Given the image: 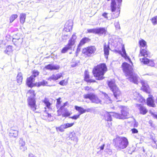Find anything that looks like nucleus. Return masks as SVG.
<instances>
[{
  "label": "nucleus",
  "mask_w": 157,
  "mask_h": 157,
  "mask_svg": "<svg viewBox=\"0 0 157 157\" xmlns=\"http://www.w3.org/2000/svg\"><path fill=\"white\" fill-rule=\"evenodd\" d=\"M69 37V36L67 35H64L62 36V39L63 40H66L68 39Z\"/></svg>",
  "instance_id": "nucleus-48"
},
{
  "label": "nucleus",
  "mask_w": 157,
  "mask_h": 157,
  "mask_svg": "<svg viewBox=\"0 0 157 157\" xmlns=\"http://www.w3.org/2000/svg\"><path fill=\"white\" fill-rule=\"evenodd\" d=\"M113 141L114 146L119 150L126 148L128 144V139L124 137L117 136L113 139Z\"/></svg>",
  "instance_id": "nucleus-3"
},
{
  "label": "nucleus",
  "mask_w": 157,
  "mask_h": 157,
  "mask_svg": "<svg viewBox=\"0 0 157 157\" xmlns=\"http://www.w3.org/2000/svg\"><path fill=\"white\" fill-rule=\"evenodd\" d=\"M128 109L127 107H123L121 110V114L115 113L114 117L120 119H125L128 118L129 117V113L128 112Z\"/></svg>",
  "instance_id": "nucleus-7"
},
{
  "label": "nucleus",
  "mask_w": 157,
  "mask_h": 157,
  "mask_svg": "<svg viewBox=\"0 0 157 157\" xmlns=\"http://www.w3.org/2000/svg\"><path fill=\"white\" fill-rule=\"evenodd\" d=\"M139 44L141 48H144L146 45V42L144 40H141L139 41Z\"/></svg>",
  "instance_id": "nucleus-35"
},
{
  "label": "nucleus",
  "mask_w": 157,
  "mask_h": 157,
  "mask_svg": "<svg viewBox=\"0 0 157 157\" xmlns=\"http://www.w3.org/2000/svg\"><path fill=\"white\" fill-rule=\"evenodd\" d=\"M39 75V72L37 71L34 70L33 71V73L32 75L31 76H33V77L35 78Z\"/></svg>",
  "instance_id": "nucleus-42"
},
{
  "label": "nucleus",
  "mask_w": 157,
  "mask_h": 157,
  "mask_svg": "<svg viewBox=\"0 0 157 157\" xmlns=\"http://www.w3.org/2000/svg\"><path fill=\"white\" fill-rule=\"evenodd\" d=\"M76 36L75 34H73L70 39L69 40L68 44L63 48L61 51L62 53H66L68 50H72L73 47H74L75 40Z\"/></svg>",
  "instance_id": "nucleus-5"
},
{
  "label": "nucleus",
  "mask_w": 157,
  "mask_h": 157,
  "mask_svg": "<svg viewBox=\"0 0 157 157\" xmlns=\"http://www.w3.org/2000/svg\"><path fill=\"white\" fill-rule=\"evenodd\" d=\"M23 40L22 38H13L12 41L14 44L17 46H19L21 45Z\"/></svg>",
  "instance_id": "nucleus-19"
},
{
  "label": "nucleus",
  "mask_w": 157,
  "mask_h": 157,
  "mask_svg": "<svg viewBox=\"0 0 157 157\" xmlns=\"http://www.w3.org/2000/svg\"><path fill=\"white\" fill-rule=\"evenodd\" d=\"M71 115V113L68 111L66 110L64 113L62 114L63 117H66L69 116Z\"/></svg>",
  "instance_id": "nucleus-38"
},
{
  "label": "nucleus",
  "mask_w": 157,
  "mask_h": 157,
  "mask_svg": "<svg viewBox=\"0 0 157 157\" xmlns=\"http://www.w3.org/2000/svg\"><path fill=\"white\" fill-rule=\"evenodd\" d=\"M108 85L110 90L113 93L114 97L116 99H119L121 94V92L115 84L114 81L113 80L109 81Z\"/></svg>",
  "instance_id": "nucleus-4"
},
{
  "label": "nucleus",
  "mask_w": 157,
  "mask_h": 157,
  "mask_svg": "<svg viewBox=\"0 0 157 157\" xmlns=\"http://www.w3.org/2000/svg\"><path fill=\"white\" fill-rule=\"evenodd\" d=\"M47 69L50 70H58L59 68V66L58 65L49 64L45 67Z\"/></svg>",
  "instance_id": "nucleus-20"
},
{
  "label": "nucleus",
  "mask_w": 157,
  "mask_h": 157,
  "mask_svg": "<svg viewBox=\"0 0 157 157\" xmlns=\"http://www.w3.org/2000/svg\"><path fill=\"white\" fill-rule=\"evenodd\" d=\"M96 50V48L94 46H91L83 48L82 52L86 56L90 57L95 53Z\"/></svg>",
  "instance_id": "nucleus-8"
},
{
  "label": "nucleus",
  "mask_w": 157,
  "mask_h": 157,
  "mask_svg": "<svg viewBox=\"0 0 157 157\" xmlns=\"http://www.w3.org/2000/svg\"><path fill=\"white\" fill-rule=\"evenodd\" d=\"M141 83L142 85L141 89L144 91L147 92H148L149 86L147 84V82L143 80L141 81Z\"/></svg>",
  "instance_id": "nucleus-24"
},
{
  "label": "nucleus",
  "mask_w": 157,
  "mask_h": 157,
  "mask_svg": "<svg viewBox=\"0 0 157 157\" xmlns=\"http://www.w3.org/2000/svg\"><path fill=\"white\" fill-rule=\"evenodd\" d=\"M67 105V102H66L65 103H64L63 105V106H64V107L66 106Z\"/></svg>",
  "instance_id": "nucleus-64"
},
{
  "label": "nucleus",
  "mask_w": 157,
  "mask_h": 157,
  "mask_svg": "<svg viewBox=\"0 0 157 157\" xmlns=\"http://www.w3.org/2000/svg\"><path fill=\"white\" fill-rule=\"evenodd\" d=\"M89 74L86 71L85 72V80L86 82L89 80Z\"/></svg>",
  "instance_id": "nucleus-43"
},
{
  "label": "nucleus",
  "mask_w": 157,
  "mask_h": 157,
  "mask_svg": "<svg viewBox=\"0 0 157 157\" xmlns=\"http://www.w3.org/2000/svg\"><path fill=\"white\" fill-rule=\"evenodd\" d=\"M35 79L33 77V76H30L29 78L27 79L26 84L27 85L30 87H32L33 86H36L37 87L39 86V82H36L34 84L33 82L34 81Z\"/></svg>",
  "instance_id": "nucleus-10"
},
{
  "label": "nucleus",
  "mask_w": 157,
  "mask_h": 157,
  "mask_svg": "<svg viewBox=\"0 0 157 157\" xmlns=\"http://www.w3.org/2000/svg\"><path fill=\"white\" fill-rule=\"evenodd\" d=\"M152 115L154 118L157 119V113H153Z\"/></svg>",
  "instance_id": "nucleus-56"
},
{
  "label": "nucleus",
  "mask_w": 157,
  "mask_h": 157,
  "mask_svg": "<svg viewBox=\"0 0 157 157\" xmlns=\"http://www.w3.org/2000/svg\"><path fill=\"white\" fill-rule=\"evenodd\" d=\"M108 13L105 12L102 14V16L107 19H109L108 17Z\"/></svg>",
  "instance_id": "nucleus-49"
},
{
  "label": "nucleus",
  "mask_w": 157,
  "mask_h": 157,
  "mask_svg": "<svg viewBox=\"0 0 157 157\" xmlns=\"http://www.w3.org/2000/svg\"><path fill=\"white\" fill-rule=\"evenodd\" d=\"M75 109L79 113V115H80L81 114L86 112L85 109L81 107L78 106H75Z\"/></svg>",
  "instance_id": "nucleus-29"
},
{
  "label": "nucleus",
  "mask_w": 157,
  "mask_h": 157,
  "mask_svg": "<svg viewBox=\"0 0 157 157\" xmlns=\"http://www.w3.org/2000/svg\"><path fill=\"white\" fill-rule=\"evenodd\" d=\"M47 84L48 83L46 81H43L41 82L40 83V85H41L43 86H48Z\"/></svg>",
  "instance_id": "nucleus-50"
},
{
  "label": "nucleus",
  "mask_w": 157,
  "mask_h": 157,
  "mask_svg": "<svg viewBox=\"0 0 157 157\" xmlns=\"http://www.w3.org/2000/svg\"><path fill=\"white\" fill-rule=\"evenodd\" d=\"M115 26L116 29H120V27L119 26V24L118 22H117L116 23H115L114 24Z\"/></svg>",
  "instance_id": "nucleus-52"
},
{
  "label": "nucleus",
  "mask_w": 157,
  "mask_h": 157,
  "mask_svg": "<svg viewBox=\"0 0 157 157\" xmlns=\"http://www.w3.org/2000/svg\"><path fill=\"white\" fill-rule=\"evenodd\" d=\"M19 144L20 146H25V142L23 141V140L20 138L19 141Z\"/></svg>",
  "instance_id": "nucleus-44"
},
{
  "label": "nucleus",
  "mask_w": 157,
  "mask_h": 157,
  "mask_svg": "<svg viewBox=\"0 0 157 157\" xmlns=\"http://www.w3.org/2000/svg\"><path fill=\"white\" fill-rule=\"evenodd\" d=\"M131 130L133 133H137L138 132V131L137 130V129L135 128L132 129Z\"/></svg>",
  "instance_id": "nucleus-53"
},
{
  "label": "nucleus",
  "mask_w": 157,
  "mask_h": 157,
  "mask_svg": "<svg viewBox=\"0 0 157 157\" xmlns=\"http://www.w3.org/2000/svg\"><path fill=\"white\" fill-rule=\"evenodd\" d=\"M138 125V123L136 122H135V123L134 125V127H137Z\"/></svg>",
  "instance_id": "nucleus-60"
},
{
  "label": "nucleus",
  "mask_w": 157,
  "mask_h": 157,
  "mask_svg": "<svg viewBox=\"0 0 157 157\" xmlns=\"http://www.w3.org/2000/svg\"><path fill=\"white\" fill-rule=\"evenodd\" d=\"M86 111V112H90L91 111V109H90L89 108L87 109H85Z\"/></svg>",
  "instance_id": "nucleus-61"
},
{
  "label": "nucleus",
  "mask_w": 157,
  "mask_h": 157,
  "mask_svg": "<svg viewBox=\"0 0 157 157\" xmlns=\"http://www.w3.org/2000/svg\"><path fill=\"white\" fill-rule=\"evenodd\" d=\"M152 140H153V142H154V143L156 144V146H157V143H156V141L154 139H152Z\"/></svg>",
  "instance_id": "nucleus-63"
},
{
  "label": "nucleus",
  "mask_w": 157,
  "mask_h": 157,
  "mask_svg": "<svg viewBox=\"0 0 157 157\" xmlns=\"http://www.w3.org/2000/svg\"><path fill=\"white\" fill-rule=\"evenodd\" d=\"M117 0L118 3V6H119L121 5V4L122 2V0Z\"/></svg>",
  "instance_id": "nucleus-58"
},
{
  "label": "nucleus",
  "mask_w": 157,
  "mask_h": 157,
  "mask_svg": "<svg viewBox=\"0 0 157 157\" xmlns=\"http://www.w3.org/2000/svg\"><path fill=\"white\" fill-rule=\"evenodd\" d=\"M107 70L106 65L102 63L97 65L94 68L93 72L96 79L101 80L103 79V76Z\"/></svg>",
  "instance_id": "nucleus-2"
},
{
  "label": "nucleus",
  "mask_w": 157,
  "mask_h": 157,
  "mask_svg": "<svg viewBox=\"0 0 157 157\" xmlns=\"http://www.w3.org/2000/svg\"><path fill=\"white\" fill-rule=\"evenodd\" d=\"M83 97L86 99H89L92 103L96 104L101 103V101L93 93L85 94L83 95Z\"/></svg>",
  "instance_id": "nucleus-6"
},
{
  "label": "nucleus",
  "mask_w": 157,
  "mask_h": 157,
  "mask_svg": "<svg viewBox=\"0 0 157 157\" xmlns=\"http://www.w3.org/2000/svg\"><path fill=\"white\" fill-rule=\"evenodd\" d=\"M82 46H79V44H78V47L77 49V50H76V53H78V52H79V51H80V49H81V47Z\"/></svg>",
  "instance_id": "nucleus-54"
},
{
  "label": "nucleus",
  "mask_w": 157,
  "mask_h": 157,
  "mask_svg": "<svg viewBox=\"0 0 157 157\" xmlns=\"http://www.w3.org/2000/svg\"><path fill=\"white\" fill-rule=\"evenodd\" d=\"M140 61L144 64H148L149 66L151 67H155V64L152 60H149L146 58H141Z\"/></svg>",
  "instance_id": "nucleus-13"
},
{
  "label": "nucleus",
  "mask_w": 157,
  "mask_h": 157,
  "mask_svg": "<svg viewBox=\"0 0 157 157\" xmlns=\"http://www.w3.org/2000/svg\"><path fill=\"white\" fill-rule=\"evenodd\" d=\"M18 16L17 14H13L10 17V22L12 23L14 20Z\"/></svg>",
  "instance_id": "nucleus-36"
},
{
  "label": "nucleus",
  "mask_w": 157,
  "mask_h": 157,
  "mask_svg": "<svg viewBox=\"0 0 157 157\" xmlns=\"http://www.w3.org/2000/svg\"><path fill=\"white\" fill-rule=\"evenodd\" d=\"M133 93L134 96V99L137 100H139V98H140L141 99L140 100V101L141 102H143V101H144V98L142 97L138 93L134 90L133 92Z\"/></svg>",
  "instance_id": "nucleus-25"
},
{
  "label": "nucleus",
  "mask_w": 157,
  "mask_h": 157,
  "mask_svg": "<svg viewBox=\"0 0 157 157\" xmlns=\"http://www.w3.org/2000/svg\"><path fill=\"white\" fill-rule=\"evenodd\" d=\"M64 107V106H63V105H62L60 106V107L59 108V109L58 110L57 112H59L60 111L62 110L63 109Z\"/></svg>",
  "instance_id": "nucleus-55"
},
{
  "label": "nucleus",
  "mask_w": 157,
  "mask_h": 157,
  "mask_svg": "<svg viewBox=\"0 0 157 157\" xmlns=\"http://www.w3.org/2000/svg\"><path fill=\"white\" fill-rule=\"evenodd\" d=\"M104 100L105 102L107 104L111 103L112 100L109 97L108 95L105 93H104Z\"/></svg>",
  "instance_id": "nucleus-30"
},
{
  "label": "nucleus",
  "mask_w": 157,
  "mask_h": 157,
  "mask_svg": "<svg viewBox=\"0 0 157 157\" xmlns=\"http://www.w3.org/2000/svg\"><path fill=\"white\" fill-rule=\"evenodd\" d=\"M67 83V82L65 81V80H63L59 82V84L62 86H64L66 85Z\"/></svg>",
  "instance_id": "nucleus-46"
},
{
  "label": "nucleus",
  "mask_w": 157,
  "mask_h": 157,
  "mask_svg": "<svg viewBox=\"0 0 157 157\" xmlns=\"http://www.w3.org/2000/svg\"><path fill=\"white\" fill-rule=\"evenodd\" d=\"M13 51L12 46L10 45L8 46L6 48L4 52L7 55H10Z\"/></svg>",
  "instance_id": "nucleus-31"
},
{
  "label": "nucleus",
  "mask_w": 157,
  "mask_h": 157,
  "mask_svg": "<svg viewBox=\"0 0 157 157\" xmlns=\"http://www.w3.org/2000/svg\"><path fill=\"white\" fill-rule=\"evenodd\" d=\"M20 149L22 151H24L27 149V148L25 146H20Z\"/></svg>",
  "instance_id": "nucleus-51"
},
{
  "label": "nucleus",
  "mask_w": 157,
  "mask_h": 157,
  "mask_svg": "<svg viewBox=\"0 0 157 157\" xmlns=\"http://www.w3.org/2000/svg\"><path fill=\"white\" fill-rule=\"evenodd\" d=\"M62 77V74L61 73H59L56 75H52L49 78L48 80L51 81V80H56Z\"/></svg>",
  "instance_id": "nucleus-23"
},
{
  "label": "nucleus",
  "mask_w": 157,
  "mask_h": 157,
  "mask_svg": "<svg viewBox=\"0 0 157 157\" xmlns=\"http://www.w3.org/2000/svg\"><path fill=\"white\" fill-rule=\"evenodd\" d=\"M122 52L123 53H121V55L122 56L124 57L125 59H127L130 62H131V59L129 58L127 56V54L126 52V51L124 48V45L122 47Z\"/></svg>",
  "instance_id": "nucleus-27"
},
{
  "label": "nucleus",
  "mask_w": 157,
  "mask_h": 157,
  "mask_svg": "<svg viewBox=\"0 0 157 157\" xmlns=\"http://www.w3.org/2000/svg\"><path fill=\"white\" fill-rule=\"evenodd\" d=\"M74 124V123H64L61 125L59 127H56V129L57 131H59L61 132H63L64 131L65 129L71 127Z\"/></svg>",
  "instance_id": "nucleus-11"
},
{
  "label": "nucleus",
  "mask_w": 157,
  "mask_h": 157,
  "mask_svg": "<svg viewBox=\"0 0 157 157\" xmlns=\"http://www.w3.org/2000/svg\"><path fill=\"white\" fill-rule=\"evenodd\" d=\"M27 94H30V97H31L33 98H34L35 96V94L34 93V91L33 90H29L27 93Z\"/></svg>",
  "instance_id": "nucleus-40"
},
{
  "label": "nucleus",
  "mask_w": 157,
  "mask_h": 157,
  "mask_svg": "<svg viewBox=\"0 0 157 157\" xmlns=\"http://www.w3.org/2000/svg\"><path fill=\"white\" fill-rule=\"evenodd\" d=\"M115 113L113 112H109L108 113L107 112H105L104 115V117L105 120L107 121H112V119L111 118V116H113L114 117V114Z\"/></svg>",
  "instance_id": "nucleus-16"
},
{
  "label": "nucleus",
  "mask_w": 157,
  "mask_h": 157,
  "mask_svg": "<svg viewBox=\"0 0 157 157\" xmlns=\"http://www.w3.org/2000/svg\"><path fill=\"white\" fill-rule=\"evenodd\" d=\"M18 132L17 129L15 130L13 128H11L9 132V135L10 137L15 138L18 135Z\"/></svg>",
  "instance_id": "nucleus-18"
},
{
  "label": "nucleus",
  "mask_w": 157,
  "mask_h": 157,
  "mask_svg": "<svg viewBox=\"0 0 157 157\" xmlns=\"http://www.w3.org/2000/svg\"><path fill=\"white\" fill-rule=\"evenodd\" d=\"M149 54V52L147 50L146 48L145 49L141 48L140 51V53L139 55L140 59L141 58H146Z\"/></svg>",
  "instance_id": "nucleus-14"
},
{
  "label": "nucleus",
  "mask_w": 157,
  "mask_h": 157,
  "mask_svg": "<svg viewBox=\"0 0 157 157\" xmlns=\"http://www.w3.org/2000/svg\"><path fill=\"white\" fill-rule=\"evenodd\" d=\"M123 70L126 76H129L128 80L135 84H138L139 77L133 73L132 66L127 63L124 62L122 65Z\"/></svg>",
  "instance_id": "nucleus-1"
},
{
  "label": "nucleus",
  "mask_w": 157,
  "mask_h": 157,
  "mask_svg": "<svg viewBox=\"0 0 157 157\" xmlns=\"http://www.w3.org/2000/svg\"><path fill=\"white\" fill-rule=\"evenodd\" d=\"M87 31L89 33H93L97 34V28L95 29H88Z\"/></svg>",
  "instance_id": "nucleus-41"
},
{
  "label": "nucleus",
  "mask_w": 157,
  "mask_h": 157,
  "mask_svg": "<svg viewBox=\"0 0 157 157\" xmlns=\"http://www.w3.org/2000/svg\"><path fill=\"white\" fill-rule=\"evenodd\" d=\"M151 20L153 25L157 24V16L153 17Z\"/></svg>",
  "instance_id": "nucleus-39"
},
{
  "label": "nucleus",
  "mask_w": 157,
  "mask_h": 157,
  "mask_svg": "<svg viewBox=\"0 0 157 157\" xmlns=\"http://www.w3.org/2000/svg\"><path fill=\"white\" fill-rule=\"evenodd\" d=\"M26 17V14L24 13H21L20 16V22L23 24L25 21V20Z\"/></svg>",
  "instance_id": "nucleus-28"
},
{
  "label": "nucleus",
  "mask_w": 157,
  "mask_h": 157,
  "mask_svg": "<svg viewBox=\"0 0 157 157\" xmlns=\"http://www.w3.org/2000/svg\"><path fill=\"white\" fill-rule=\"evenodd\" d=\"M61 98H58L57 99L56 107L58 108L59 107V105L61 103V101H60Z\"/></svg>",
  "instance_id": "nucleus-45"
},
{
  "label": "nucleus",
  "mask_w": 157,
  "mask_h": 157,
  "mask_svg": "<svg viewBox=\"0 0 157 157\" xmlns=\"http://www.w3.org/2000/svg\"><path fill=\"white\" fill-rule=\"evenodd\" d=\"M89 41V39L87 38H84L82 39L80 41L79 44V46H82L85 44Z\"/></svg>",
  "instance_id": "nucleus-34"
},
{
  "label": "nucleus",
  "mask_w": 157,
  "mask_h": 157,
  "mask_svg": "<svg viewBox=\"0 0 157 157\" xmlns=\"http://www.w3.org/2000/svg\"><path fill=\"white\" fill-rule=\"evenodd\" d=\"M42 101L46 107V108L45 107L44 108V110H43L44 112L43 116H45V117H47V116L48 115V112L51 111L52 110V108L51 107L52 104L49 102L48 99L46 98H45L44 100Z\"/></svg>",
  "instance_id": "nucleus-9"
},
{
  "label": "nucleus",
  "mask_w": 157,
  "mask_h": 157,
  "mask_svg": "<svg viewBox=\"0 0 157 157\" xmlns=\"http://www.w3.org/2000/svg\"><path fill=\"white\" fill-rule=\"evenodd\" d=\"M79 116L80 115H75L72 117H69V118L73 119L76 120L79 117Z\"/></svg>",
  "instance_id": "nucleus-47"
},
{
  "label": "nucleus",
  "mask_w": 157,
  "mask_h": 157,
  "mask_svg": "<svg viewBox=\"0 0 157 157\" xmlns=\"http://www.w3.org/2000/svg\"><path fill=\"white\" fill-rule=\"evenodd\" d=\"M110 49L109 46L105 44L104 45V51L105 56L107 59L108 58V56L109 55V50Z\"/></svg>",
  "instance_id": "nucleus-22"
},
{
  "label": "nucleus",
  "mask_w": 157,
  "mask_h": 157,
  "mask_svg": "<svg viewBox=\"0 0 157 157\" xmlns=\"http://www.w3.org/2000/svg\"><path fill=\"white\" fill-rule=\"evenodd\" d=\"M28 104L33 111L36 110V101L34 98L29 97L28 98Z\"/></svg>",
  "instance_id": "nucleus-12"
},
{
  "label": "nucleus",
  "mask_w": 157,
  "mask_h": 157,
  "mask_svg": "<svg viewBox=\"0 0 157 157\" xmlns=\"http://www.w3.org/2000/svg\"><path fill=\"white\" fill-rule=\"evenodd\" d=\"M105 146V144H103L100 147V148L101 150H103L104 149Z\"/></svg>",
  "instance_id": "nucleus-59"
},
{
  "label": "nucleus",
  "mask_w": 157,
  "mask_h": 157,
  "mask_svg": "<svg viewBox=\"0 0 157 157\" xmlns=\"http://www.w3.org/2000/svg\"><path fill=\"white\" fill-rule=\"evenodd\" d=\"M69 139L77 143L78 141V138L76 136L75 133L73 132H71L69 136Z\"/></svg>",
  "instance_id": "nucleus-21"
},
{
  "label": "nucleus",
  "mask_w": 157,
  "mask_h": 157,
  "mask_svg": "<svg viewBox=\"0 0 157 157\" xmlns=\"http://www.w3.org/2000/svg\"><path fill=\"white\" fill-rule=\"evenodd\" d=\"M147 104L149 106L154 107L155 104L154 103L153 99L152 97H149L147 98Z\"/></svg>",
  "instance_id": "nucleus-26"
},
{
  "label": "nucleus",
  "mask_w": 157,
  "mask_h": 157,
  "mask_svg": "<svg viewBox=\"0 0 157 157\" xmlns=\"http://www.w3.org/2000/svg\"><path fill=\"white\" fill-rule=\"evenodd\" d=\"M85 90L88 92V93H93V92L94 91L93 89L92 88L88 86H86L85 87Z\"/></svg>",
  "instance_id": "nucleus-37"
},
{
  "label": "nucleus",
  "mask_w": 157,
  "mask_h": 157,
  "mask_svg": "<svg viewBox=\"0 0 157 157\" xmlns=\"http://www.w3.org/2000/svg\"><path fill=\"white\" fill-rule=\"evenodd\" d=\"M107 31L106 29L105 28H97V34L100 35L107 34Z\"/></svg>",
  "instance_id": "nucleus-17"
},
{
  "label": "nucleus",
  "mask_w": 157,
  "mask_h": 157,
  "mask_svg": "<svg viewBox=\"0 0 157 157\" xmlns=\"http://www.w3.org/2000/svg\"><path fill=\"white\" fill-rule=\"evenodd\" d=\"M29 157H34L33 155L32 154H29Z\"/></svg>",
  "instance_id": "nucleus-62"
},
{
  "label": "nucleus",
  "mask_w": 157,
  "mask_h": 157,
  "mask_svg": "<svg viewBox=\"0 0 157 157\" xmlns=\"http://www.w3.org/2000/svg\"><path fill=\"white\" fill-rule=\"evenodd\" d=\"M72 23L71 21H68L64 25L63 30L66 32H69L72 29Z\"/></svg>",
  "instance_id": "nucleus-15"
},
{
  "label": "nucleus",
  "mask_w": 157,
  "mask_h": 157,
  "mask_svg": "<svg viewBox=\"0 0 157 157\" xmlns=\"http://www.w3.org/2000/svg\"><path fill=\"white\" fill-rule=\"evenodd\" d=\"M88 82H95V80H93L92 79H89V80L87 81Z\"/></svg>",
  "instance_id": "nucleus-57"
},
{
  "label": "nucleus",
  "mask_w": 157,
  "mask_h": 157,
  "mask_svg": "<svg viewBox=\"0 0 157 157\" xmlns=\"http://www.w3.org/2000/svg\"><path fill=\"white\" fill-rule=\"evenodd\" d=\"M139 110L140 113L143 115L145 114L147 112V110L146 108L142 105L140 106Z\"/></svg>",
  "instance_id": "nucleus-32"
},
{
  "label": "nucleus",
  "mask_w": 157,
  "mask_h": 157,
  "mask_svg": "<svg viewBox=\"0 0 157 157\" xmlns=\"http://www.w3.org/2000/svg\"><path fill=\"white\" fill-rule=\"evenodd\" d=\"M17 78V82L19 84H21L22 82L23 79L22 74L20 72L18 73Z\"/></svg>",
  "instance_id": "nucleus-33"
}]
</instances>
